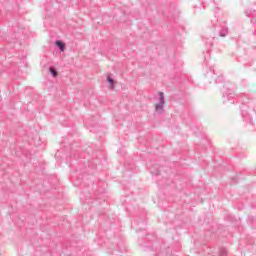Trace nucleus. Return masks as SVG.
<instances>
[{"label":"nucleus","instance_id":"1","mask_svg":"<svg viewBox=\"0 0 256 256\" xmlns=\"http://www.w3.org/2000/svg\"><path fill=\"white\" fill-rule=\"evenodd\" d=\"M159 97H160V102L158 104H156V111H158V113H163V106L165 105V96L163 95V92L159 93Z\"/></svg>","mask_w":256,"mask_h":256},{"label":"nucleus","instance_id":"2","mask_svg":"<svg viewBox=\"0 0 256 256\" xmlns=\"http://www.w3.org/2000/svg\"><path fill=\"white\" fill-rule=\"evenodd\" d=\"M56 45H57V47H59L60 51H62V52L65 51V43L57 40Z\"/></svg>","mask_w":256,"mask_h":256},{"label":"nucleus","instance_id":"3","mask_svg":"<svg viewBox=\"0 0 256 256\" xmlns=\"http://www.w3.org/2000/svg\"><path fill=\"white\" fill-rule=\"evenodd\" d=\"M107 81H108V83H110L111 89H114V87H115V80H113V78L108 76L107 77Z\"/></svg>","mask_w":256,"mask_h":256},{"label":"nucleus","instance_id":"4","mask_svg":"<svg viewBox=\"0 0 256 256\" xmlns=\"http://www.w3.org/2000/svg\"><path fill=\"white\" fill-rule=\"evenodd\" d=\"M50 73L53 75V77H57L58 75L57 70H55L53 67H50Z\"/></svg>","mask_w":256,"mask_h":256}]
</instances>
